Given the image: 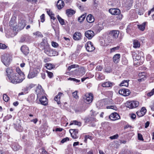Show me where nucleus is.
<instances>
[{"mask_svg": "<svg viewBox=\"0 0 154 154\" xmlns=\"http://www.w3.org/2000/svg\"><path fill=\"white\" fill-rule=\"evenodd\" d=\"M9 82L14 84H17L21 83L25 79V78H20L19 75L17 73H13L11 76H8Z\"/></svg>", "mask_w": 154, "mask_h": 154, "instance_id": "1", "label": "nucleus"}, {"mask_svg": "<svg viewBox=\"0 0 154 154\" xmlns=\"http://www.w3.org/2000/svg\"><path fill=\"white\" fill-rule=\"evenodd\" d=\"M119 34V31L118 30H112L109 31L107 38L109 42L112 43L114 40L118 38Z\"/></svg>", "mask_w": 154, "mask_h": 154, "instance_id": "2", "label": "nucleus"}, {"mask_svg": "<svg viewBox=\"0 0 154 154\" xmlns=\"http://www.w3.org/2000/svg\"><path fill=\"white\" fill-rule=\"evenodd\" d=\"M1 61L6 66H8L11 60V57L8 54H5L2 55L1 57Z\"/></svg>", "mask_w": 154, "mask_h": 154, "instance_id": "3", "label": "nucleus"}, {"mask_svg": "<svg viewBox=\"0 0 154 154\" xmlns=\"http://www.w3.org/2000/svg\"><path fill=\"white\" fill-rule=\"evenodd\" d=\"M44 52L49 56H55L58 54L57 52L51 48L50 45L48 47L47 46L44 50Z\"/></svg>", "mask_w": 154, "mask_h": 154, "instance_id": "4", "label": "nucleus"}, {"mask_svg": "<svg viewBox=\"0 0 154 154\" xmlns=\"http://www.w3.org/2000/svg\"><path fill=\"white\" fill-rule=\"evenodd\" d=\"M93 95L91 93H86L83 97L84 102L87 104L92 102L93 99Z\"/></svg>", "mask_w": 154, "mask_h": 154, "instance_id": "5", "label": "nucleus"}, {"mask_svg": "<svg viewBox=\"0 0 154 154\" xmlns=\"http://www.w3.org/2000/svg\"><path fill=\"white\" fill-rule=\"evenodd\" d=\"M139 103L137 101H131L128 102L127 103V106L130 108H133L137 107Z\"/></svg>", "mask_w": 154, "mask_h": 154, "instance_id": "6", "label": "nucleus"}, {"mask_svg": "<svg viewBox=\"0 0 154 154\" xmlns=\"http://www.w3.org/2000/svg\"><path fill=\"white\" fill-rule=\"evenodd\" d=\"M86 50L88 52H92L94 50L95 48L93 43L91 42H88L85 45Z\"/></svg>", "mask_w": 154, "mask_h": 154, "instance_id": "7", "label": "nucleus"}, {"mask_svg": "<svg viewBox=\"0 0 154 154\" xmlns=\"http://www.w3.org/2000/svg\"><path fill=\"white\" fill-rule=\"evenodd\" d=\"M49 46V45L48 43L47 39L45 38L43 39L42 41L38 45L39 47L42 50H44L46 48L47 46L48 47Z\"/></svg>", "mask_w": 154, "mask_h": 154, "instance_id": "8", "label": "nucleus"}, {"mask_svg": "<svg viewBox=\"0 0 154 154\" xmlns=\"http://www.w3.org/2000/svg\"><path fill=\"white\" fill-rule=\"evenodd\" d=\"M69 132L71 134L72 137L74 139H77L78 137V130L76 129H70L69 130Z\"/></svg>", "mask_w": 154, "mask_h": 154, "instance_id": "9", "label": "nucleus"}, {"mask_svg": "<svg viewBox=\"0 0 154 154\" xmlns=\"http://www.w3.org/2000/svg\"><path fill=\"white\" fill-rule=\"evenodd\" d=\"M119 94L124 96H128L131 93L130 91L128 89H120L119 91Z\"/></svg>", "mask_w": 154, "mask_h": 154, "instance_id": "10", "label": "nucleus"}, {"mask_svg": "<svg viewBox=\"0 0 154 154\" xmlns=\"http://www.w3.org/2000/svg\"><path fill=\"white\" fill-rule=\"evenodd\" d=\"M36 92L37 94L38 98L40 97L41 95H43L45 93V91L41 85L38 86L36 89Z\"/></svg>", "mask_w": 154, "mask_h": 154, "instance_id": "11", "label": "nucleus"}, {"mask_svg": "<svg viewBox=\"0 0 154 154\" xmlns=\"http://www.w3.org/2000/svg\"><path fill=\"white\" fill-rule=\"evenodd\" d=\"M39 101L41 104L44 106L48 104V101L47 98L45 96H42L39 98Z\"/></svg>", "mask_w": 154, "mask_h": 154, "instance_id": "12", "label": "nucleus"}, {"mask_svg": "<svg viewBox=\"0 0 154 154\" xmlns=\"http://www.w3.org/2000/svg\"><path fill=\"white\" fill-rule=\"evenodd\" d=\"M109 118L111 120L115 121L120 119V116L118 113L116 112H114L109 115Z\"/></svg>", "mask_w": 154, "mask_h": 154, "instance_id": "13", "label": "nucleus"}, {"mask_svg": "<svg viewBox=\"0 0 154 154\" xmlns=\"http://www.w3.org/2000/svg\"><path fill=\"white\" fill-rule=\"evenodd\" d=\"M85 36L89 39H91L94 35V32L92 30H88L85 33Z\"/></svg>", "mask_w": 154, "mask_h": 154, "instance_id": "14", "label": "nucleus"}, {"mask_svg": "<svg viewBox=\"0 0 154 154\" xmlns=\"http://www.w3.org/2000/svg\"><path fill=\"white\" fill-rule=\"evenodd\" d=\"M20 50L25 55H28L29 52V48L25 45L22 46L20 48Z\"/></svg>", "mask_w": 154, "mask_h": 154, "instance_id": "15", "label": "nucleus"}, {"mask_svg": "<svg viewBox=\"0 0 154 154\" xmlns=\"http://www.w3.org/2000/svg\"><path fill=\"white\" fill-rule=\"evenodd\" d=\"M109 12L112 15H119L120 14V10L118 8H111L109 10Z\"/></svg>", "mask_w": 154, "mask_h": 154, "instance_id": "16", "label": "nucleus"}, {"mask_svg": "<svg viewBox=\"0 0 154 154\" xmlns=\"http://www.w3.org/2000/svg\"><path fill=\"white\" fill-rule=\"evenodd\" d=\"M143 54L142 52H140L138 53L137 55L136 54V56L135 55L133 56V59H134L135 60H137L138 61H143V60L144 59V57L142 55Z\"/></svg>", "mask_w": 154, "mask_h": 154, "instance_id": "17", "label": "nucleus"}, {"mask_svg": "<svg viewBox=\"0 0 154 154\" xmlns=\"http://www.w3.org/2000/svg\"><path fill=\"white\" fill-rule=\"evenodd\" d=\"M146 112V110L145 108L142 107L141 109L138 111L136 112L137 114L139 117H142L145 115Z\"/></svg>", "mask_w": 154, "mask_h": 154, "instance_id": "18", "label": "nucleus"}, {"mask_svg": "<svg viewBox=\"0 0 154 154\" xmlns=\"http://www.w3.org/2000/svg\"><path fill=\"white\" fill-rule=\"evenodd\" d=\"M96 119L94 117V114H92L91 116L86 118L85 119L86 122H91L93 121H96Z\"/></svg>", "mask_w": 154, "mask_h": 154, "instance_id": "19", "label": "nucleus"}, {"mask_svg": "<svg viewBox=\"0 0 154 154\" xmlns=\"http://www.w3.org/2000/svg\"><path fill=\"white\" fill-rule=\"evenodd\" d=\"M26 25L24 20H20L19 21L17 28L20 30L23 29Z\"/></svg>", "mask_w": 154, "mask_h": 154, "instance_id": "20", "label": "nucleus"}, {"mask_svg": "<svg viewBox=\"0 0 154 154\" xmlns=\"http://www.w3.org/2000/svg\"><path fill=\"white\" fill-rule=\"evenodd\" d=\"M82 34L79 32H76L73 35V38L75 40H79L81 39Z\"/></svg>", "mask_w": 154, "mask_h": 154, "instance_id": "21", "label": "nucleus"}, {"mask_svg": "<svg viewBox=\"0 0 154 154\" xmlns=\"http://www.w3.org/2000/svg\"><path fill=\"white\" fill-rule=\"evenodd\" d=\"M63 93L59 92L58 94L57 95L54 97V100L57 102V103L59 104L60 103V99L61 97L63 96Z\"/></svg>", "mask_w": 154, "mask_h": 154, "instance_id": "22", "label": "nucleus"}, {"mask_svg": "<svg viewBox=\"0 0 154 154\" xmlns=\"http://www.w3.org/2000/svg\"><path fill=\"white\" fill-rule=\"evenodd\" d=\"M9 25L13 28L14 29H17V25L15 22V20H11L9 22Z\"/></svg>", "mask_w": 154, "mask_h": 154, "instance_id": "23", "label": "nucleus"}, {"mask_svg": "<svg viewBox=\"0 0 154 154\" xmlns=\"http://www.w3.org/2000/svg\"><path fill=\"white\" fill-rule=\"evenodd\" d=\"M114 85V83L110 82H106L102 83L101 85L104 87H112Z\"/></svg>", "mask_w": 154, "mask_h": 154, "instance_id": "24", "label": "nucleus"}, {"mask_svg": "<svg viewBox=\"0 0 154 154\" xmlns=\"http://www.w3.org/2000/svg\"><path fill=\"white\" fill-rule=\"evenodd\" d=\"M57 6L59 9H61L64 5V2L62 0H59L57 3Z\"/></svg>", "mask_w": 154, "mask_h": 154, "instance_id": "25", "label": "nucleus"}, {"mask_svg": "<svg viewBox=\"0 0 154 154\" xmlns=\"http://www.w3.org/2000/svg\"><path fill=\"white\" fill-rule=\"evenodd\" d=\"M35 96L33 94L30 95L27 99V101L29 103H33L35 100Z\"/></svg>", "mask_w": 154, "mask_h": 154, "instance_id": "26", "label": "nucleus"}, {"mask_svg": "<svg viewBox=\"0 0 154 154\" xmlns=\"http://www.w3.org/2000/svg\"><path fill=\"white\" fill-rule=\"evenodd\" d=\"M120 57V55L119 54H115L113 56V60L114 63H117L119 62Z\"/></svg>", "mask_w": 154, "mask_h": 154, "instance_id": "27", "label": "nucleus"}, {"mask_svg": "<svg viewBox=\"0 0 154 154\" xmlns=\"http://www.w3.org/2000/svg\"><path fill=\"white\" fill-rule=\"evenodd\" d=\"M133 47L135 48H139L140 45V43L137 40L134 39L133 41Z\"/></svg>", "mask_w": 154, "mask_h": 154, "instance_id": "28", "label": "nucleus"}, {"mask_svg": "<svg viewBox=\"0 0 154 154\" xmlns=\"http://www.w3.org/2000/svg\"><path fill=\"white\" fill-rule=\"evenodd\" d=\"M75 13V11L71 9H68L66 11V14L68 17L72 16Z\"/></svg>", "mask_w": 154, "mask_h": 154, "instance_id": "29", "label": "nucleus"}, {"mask_svg": "<svg viewBox=\"0 0 154 154\" xmlns=\"http://www.w3.org/2000/svg\"><path fill=\"white\" fill-rule=\"evenodd\" d=\"M47 12L48 15L50 17L51 19H55L54 15L52 12L50 10L47 9Z\"/></svg>", "mask_w": 154, "mask_h": 154, "instance_id": "30", "label": "nucleus"}, {"mask_svg": "<svg viewBox=\"0 0 154 154\" xmlns=\"http://www.w3.org/2000/svg\"><path fill=\"white\" fill-rule=\"evenodd\" d=\"M147 22H145L141 25H138V27L139 29L142 31H143L145 28L146 25L147 24Z\"/></svg>", "mask_w": 154, "mask_h": 154, "instance_id": "31", "label": "nucleus"}, {"mask_svg": "<svg viewBox=\"0 0 154 154\" xmlns=\"http://www.w3.org/2000/svg\"><path fill=\"white\" fill-rule=\"evenodd\" d=\"M16 72L17 73V74L19 75L20 77H21V78H25L23 73L21 71L19 68H16Z\"/></svg>", "mask_w": 154, "mask_h": 154, "instance_id": "32", "label": "nucleus"}, {"mask_svg": "<svg viewBox=\"0 0 154 154\" xmlns=\"http://www.w3.org/2000/svg\"><path fill=\"white\" fill-rule=\"evenodd\" d=\"M129 80H124L119 85L120 86L128 87V86Z\"/></svg>", "mask_w": 154, "mask_h": 154, "instance_id": "33", "label": "nucleus"}, {"mask_svg": "<svg viewBox=\"0 0 154 154\" xmlns=\"http://www.w3.org/2000/svg\"><path fill=\"white\" fill-rule=\"evenodd\" d=\"M12 148L14 150L16 151L19 150L20 147L18 144L15 143L12 145Z\"/></svg>", "mask_w": 154, "mask_h": 154, "instance_id": "34", "label": "nucleus"}, {"mask_svg": "<svg viewBox=\"0 0 154 154\" xmlns=\"http://www.w3.org/2000/svg\"><path fill=\"white\" fill-rule=\"evenodd\" d=\"M36 75V73L34 71H30L28 75V78L29 79L35 77Z\"/></svg>", "mask_w": 154, "mask_h": 154, "instance_id": "35", "label": "nucleus"}, {"mask_svg": "<svg viewBox=\"0 0 154 154\" xmlns=\"http://www.w3.org/2000/svg\"><path fill=\"white\" fill-rule=\"evenodd\" d=\"M78 72L79 75L82 76L85 73V71L84 68H81L79 69Z\"/></svg>", "mask_w": 154, "mask_h": 154, "instance_id": "36", "label": "nucleus"}, {"mask_svg": "<svg viewBox=\"0 0 154 154\" xmlns=\"http://www.w3.org/2000/svg\"><path fill=\"white\" fill-rule=\"evenodd\" d=\"M94 20H85V25L91 26L93 25V23L94 22Z\"/></svg>", "mask_w": 154, "mask_h": 154, "instance_id": "37", "label": "nucleus"}, {"mask_svg": "<svg viewBox=\"0 0 154 154\" xmlns=\"http://www.w3.org/2000/svg\"><path fill=\"white\" fill-rule=\"evenodd\" d=\"M45 66L48 69H51L55 67L54 65L50 63H47L45 64Z\"/></svg>", "mask_w": 154, "mask_h": 154, "instance_id": "38", "label": "nucleus"}, {"mask_svg": "<svg viewBox=\"0 0 154 154\" xmlns=\"http://www.w3.org/2000/svg\"><path fill=\"white\" fill-rule=\"evenodd\" d=\"M81 122H78L77 121L75 120L72 121L70 124V125H72L74 124L80 126H81Z\"/></svg>", "mask_w": 154, "mask_h": 154, "instance_id": "39", "label": "nucleus"}, {"mask_svg": "<svg viewBox=\"0 0 154 154\" xmlns=\"http://www.w3.org/2000/svg\"><path fill=\"white\" fill-rule=\"evenodd\" d=\"M103 23L99 22L98 24L97 25L96 27L98 30L100 31L103 28Z\"/></svg>", "mask_w": 154, "mask_h": 154, "instance_id": "40", "label": "nucleus"}, {"mask_svg": "<svg viewBox=\"0 0 154 154\" xmlns=\"http://www.w3.org/2000/svg\"><path fill=\"white\" fill-rule=\"evenodd\" d=\"M12 72V70L10 68H7L6 70V72L7 73V75L8 78L9 76H11V74Z\"/></svg>", "mask_w": 154, "mask_h": 154, "instance_id": "41", "label": "nucleus"}, {"mask_svg": "<svg viewBox=\"0 0 154 154\" xmlns=\"http://www.w3.org/2000/svg\"><path fill=\"white\" fill-rule=\"evenodd\" d=\"M3 99L5 102H8L9 100V97L6 94H4L3 97Z\"/></svg>", "mask_w": 154, "mask_h": 154, "instance_id": "42", "label": "nucleus"}, {"mask_svg": "<svg viewBox=\"0 0 154 154\" xmlns=\"http://www.w3.org/2000/svg\"><path fill=\"white\" fill-rule=\"evenodd\" d=\"M78 67V65L76 64H73L72 65L70 66H69L67 70L68 71H70L72 69L75 68L77 67Z\"/></svg>", "mask_w": 154, "mask_h": 154, "instance_id": "43", "label": "nucleus"}, {"mask_svg": "<svg viewBox=\"0 0 154 154\" xmlns=\"http://www.w3.org/2000/svg\"><path fill=\"white\" fill-rule=\"evenodd\" d=\"M119 46H117L116 47H114L111 48L110 53H112L115 52L116 50H119Z\"/></svg>", "mask_w": 154, "mask_h": 154, "instance_id": "44", "label": "nucleus"}, {"mask_svg": "<svg viewBox=\"0 0 154 154\" xmlns=\"http://www.w3.org/2000/svg\"><path fill=\"white\" fill-rule=\"evenodd\" d=\"M20 121L18 119L17 121V122L15 123V124L16 126L17 127V128H21L20 124Z\"/></svg>", "mask_w": 154, "mask_h": 154, "instance_id": "45", "label": "nucleus"}, {"mask_svg": "<svg viewBox=\"0 0 154 154\" xmlns=\"http://www.w3.org/2000/svg\"><path fill=\"white\" fill-rule=\"evenodd\" d=\"M78 92L76 91L72 93V95L73 97L76 99H78L79 98V96L77 95Z\"/></svg>", "mask_w": 154, "mask_h": 154, "instance_id": "46", "label": "nucleus"}, {"mask_svg": "<svg viewBox=\"0 0 154 154\" xmlns=\"http://www.w3.org/2000/svg\"><path fill=\"white\" fill-rule=\"evenodd\" d=\"M119 136L118 134H116L115 135L109 137V138L112 140L116 139L118 138Z\"/></svg>", "mask_w": 154, "mask_h": 154, "instance_id": "47", "label": "nucleus"}, {"mask_svg": "<svg viewBox=\"0 0 154 154\" xmlns=\"http://www.w3.org/2000/svg\"><path fill=\"white\" fill-rule=\"evenodd\" d=\"M39 151V152H41V154H48V152L44 148L40 149Z\"/></svg>", "mask_w": 154, "mask_h": 154, "instance_id": "48", "label": "nucleus"}, {"mask_svg": "<svg viewBox=\"0 0 154 154\" xmlns=\"http://www.w3.org/2000/svg\"><path fill=\"white\" fill-rule=\"evenodd\" d=\"M33 34L38 36V37H43L42 35L41 34V33L40 32H39L38 31L36 32H35L33 33Z\"/></svg>", "mask_w": 154, "mask_h": 154, "instance_id": "49", "label": "nucleus"}, {"mask_svg": "<svg viewBox=\"0 0 154 154\" xmlns=\"http://www.w3.org/2000/svg\"><path fill=\"white\" fill-rule=\"evenodd\" d=\"M46 72L47 73L48 77L50 78H51L53 76V74L51 72H49L48 71H46Z\"/></svg>", "mask_w": 154, "mask_h": 154, "instance_id": "50", "label": "nucleus"}, {"mask_svg": "<svg viewBox=\"0 0 154 154\" xmlns=\"http://www.w3.org/2000/svg\"><path fill=\"white\" fill-rule=\"evenodd\" d=\"M154 94V88L149 92L147 94V96L149 97H151Z\"/></svg>", "mask_w": 154, "mask_h": 154, "instance_id": "51", "label": "nucleus"}, {"mask_svg": "<svg viewBox=\"0 0 154 154\" xmlns=\"http://www.w3.org/2000/svg\"><path fill=\"white\" fill-rule=\"evenodd\" d=\"M106 108L107 109H113L115 110H116L117 109V108L114 106H107L106 107Z\"/></svg>", "mask_w": 154, "mask_h": 154, "instance_id": "52", "label": "nucleus"}, {"mask_svg": "<svg viewBox=\"0 0 154 154\" xmlns=\"http://www.w3.org/2000/svg\"><path fill=\"white\" fill-rule=\"evenodd\" d=\"M110 23L109 25L112 26H114L119 24L117 21H112L111 22L110 21Z\"/></svg>", "mask_w": 154, "mask_h": 154, "instance_id": "53", "label": "nucleus"}, {"mask_svg": "<svg viewBox=\"0 0 154 154\" xmlns=\"http://www.w3.org/2000/svg\"><path fill=\"white\" fill-rule=\"evenodd\" d=\"M51 45L53 47L55 48L58 47L59 45L57 43L54 42H51Z\"/></svg>", "mask_w": 154, "mask_h": 154, "instance_id": "54", "label": "nucleus"}, {"mask_svg": "<svg viewBox=\"0 0 154 154\" xmlns=\"http://www.w3.org/2000/svg\"><path fill=\"white\" fill-rule=\"evenodd\" d=\"M87 15V13H85L84 14H83L81 16L79 17L78 19H81L82 18V19H85L86 16Z\"/></svg>", "mask_w": 154, "mask_h": 154, "instance_id": "55", "label": "nucleus"}, {"mask_svg": "<svg viewBox=\"0 0 154 154\" xmlns=\"http://www.w3.org/2000/svg\"><path fill=\"white\" fill-rule=\"evenodd\" d=\"M94 19V17L91 14H89L87 17L86 19Z\"/></svg>", "mask_w": 154, "mask_h": 154, "instance_id": "56", "label": "nucleus"}, {"mask_svg": "<svg viewBox=\"0 0 154 154\" xmlns=\"http://www.w3.org/2000/svg\"><path fill=\"white\" fill-rule=\"evenodd\" d=\"M138 138L139 140L142 141L143 140V137L140 134H138Z\"/></svg>", "mask_w": 154, "mask_h": 154, "instance_id": "57", "label": "nucleus"}, {"mask_svg": "<svg viewBox=\"0 0 154 154\" xmlns=\"http://www.w3.org/2000/svg\"><path fill=\"white\" fill-rule=\"evenodd\" d=\"M7 46L5 44L0 43V49H5L7 48Z\"/></svg>", "mask_w": 154, "mask_h": 154, "instance_id": "58", "label": "nucleus"}, {"mask_svg": "<svg viewBox=\"0 0 154 154\" xmlns=\"http://www.w3.org/2000/svg\"><path fill=\"white\" fill-rule=\"evenodd\" d=\"M103 69V67L101 66H97L96 68V70L97 71H101Z\"/></svg>", "mask_w": 154, "mask_h": 154, "instance_id": "59", "label": "nucleus"}, {"mask_svg": "<svg viewBox=\"0 0 154 154\" xmlns=\"http://www.w3.org/2000/svg\"><path fill=\"white\" fill-rule=\"evenodd\" d=\"M69 140V138L68 137H66V138L63 139L61 141V143H63L64 142H66L67 141Z\"/></svg>", "mask_w": 154, "mask_h": 154, "instance_id": "60", "label": "nucleus"}, {"mask_svg": "<svg viewBox=\"0 0 154 154\" xmlns=\"http://www.w3.org/2000/svg\"><path fill=\"white\" fill-rule=\"evenodd\" d=\"M28 36L25 35L24 36L22 37L21 39V41L22 42H24V41H26V38L28 37Z\"/></svg>", "mask_w": 154, "mask_h": 154, "instance_id": "61", "label": "nucleus"}, {"mask_svg": "<svg viewBox=\"0 0 154 154\" xmlns=\"http://www.w3.org/2000/svg\"><path fill=\"white\" fill-rule=\"evenodd\" d=\"M91 137L89 135H85V141L86 142L88 139H91Z\"/></svg>", "mask_w": 154, "mask_h": 154, "instance_id": "62", "label": "nucleus"}, {"mask_svg": "<svg viewBox=\"0 0 154 154\" xmlns=\"http://www.w3.org/2000/svg\"><path fill=\"white\" fill-rule=\"evenodd\" d=\"M34 85L32 84H31L29 85L28 87H27V89H29L34 87Z\"/></svg>", "mask_w": 154, "mask_h": 154, "instance_id": "63", "label": "nucleus"}, {"mask_svg": "<svg viewBox=\"0 0 154 154\" xmlns=\"http://www.w3.org/2000/svg\"><path fill=\"white\" fill-rule=\"evenodd\" d=\"M131 118L133 119H135L136 118V115L135 114H131Z\"/></svg>", "mask_w": 154, "mask_h": 154, "instance_id": "64", "label": "nucleus"}]
</instances>
